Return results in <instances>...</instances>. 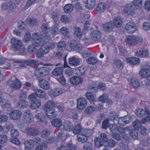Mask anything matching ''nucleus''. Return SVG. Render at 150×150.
Returning a JSON list of instances; mask_svg holds the SVG:
<instances>
[{"mask_svg": "<svg viewBox=\"0 0 150 150\" xmlns=\"http://www.w3.org/2000/svg\"><path fill=\"white\" fill-rule=\"evenodd\" d=\"M143 39L138 35H129L126 37L125 42L127 44L129 45L134 46L139 43L143 42Z\"/></svg>", "mask_w": 150, "mask_h": 150, "instance_id": "nucleus-1", "label": "nucleus"}, {"mask_svg": "<svg viewBox=\"0 0 150 150\" xmlns=\"http://www.w3.org/2000/svg\"><path fill=\"white\" fill-rule=\"evenodd\" d=\"M28 99L31 103V107L33 109H36L41 105V100L34 94H30L28 97Z\"/></svg>", "mask_w": 150, "mask_h": 150, "instance_id": "nucleus-2", "label": "nucleus"}, {"mask_svg": "<svg viewBox=\"0 0 150 150\" xmlns=\"http://www.w3.org/2000/svg\"><path fill=\"white\" fill-rule=\"evenodd\" d=\"M49 72L50 71L48 68L42 67L36 69L34 72V74L37 77L40 78L47 76Z\"/></svg>", "mask_w": 150, "mask_h": 150, "instance_id": "nucleus-3", "label": "nucleus"}, {"mask_svg": "<svg viewBox=\"0 0 150 150\" xmlns=\"http://www.w3.org/2000/svg\"><path fill=\"white\" fill-rule=\"evenodd\" d=\"M38 33H34L33 35L32 43L33 45L35 47H39L41 46L43 43V41L41 37L39 36Z\"/></svg>", "mask_w": 150, "mask_h": 150, "instance_id": "nucleus-4", "label": "nucleus"}, {"mask_svg": "<svg viewBox=\"0 0 150 150\" xmlns=\"http://www.w3.org/2000/svg\"><path fill=\"white\" fill-rule=\"evenodd\" d=\"M8 85L12 88L15 89H19L21 87V83L17 78L12 80V79L7 82Z\"/></svg>", "mask_w": 150, "mask_h": 150, "instance_id": "nucleus-5", "label": "nucleus"}, {"mask_svg": "<svg viewBox=\"0 0 150 150\" xmlns=\"http://www.w3.org/2000/svg\"><path fill=\"white\" fill-rule=\"evenodd\" d=\"M22 113L18 110H14L9 113V117L12 120H18L21 117Z\"/></svg>", "mask_w": 150, "mask_h": 150, "instance_id": "nucleus-6", "label": "nucleus"}, {"mask_svg": "<svg viewBox=\"0 0 150 150\" xmlns=\"http://www.w3.org/2000/svg\"><path fill=\"white\" fill-rule=\"evenodd\" d=\"M12 47L14 50H18L21 47L22 43L21 40L12 38L11 40Z\"/></svg>", "mask_w": 150, "mask_h": 150, "instance_id": "nucleus-7", "label": "nucleus"}, {"mask_svg": "<svg viewBox=\"0 0 150 150\" xmlns=\"http://www.w3.org/2000/svg\"><path fill=\"white\" fill-rule=\"evenodd\" d=\"M39 86L43 89L47 90L50 88V86L47 80L44 78L38 80Z\"/></svg>", "mask_w": 150, "mask_h": 150, "instance_id": "nucleus-8", "label": "nucleus"}, {"mask_svg": "<svg viewBox=\"0 0 150 150\" xmlns=\"http://www.w3.org/2000/svg\"><path fill=\"white\" fill-rule=\"evenodd\" d=\"M87 103L86 100L85 98H81L77 100V108L79 110L84 108Z\"/></svg>", "mask_w": 150, "mask_h": 150, "instance_id": "nucleus-9", "label": "nucleus"}, {"mask_svg": "<svg viewBox=\"0 0 150 150\" xmlns=\"http://www.w3.org/2000/svg\"><path fill=\"white\" fill-rule=\"evenodd\" d=\"M126 29L127 33L132 34L136 30V27L135 25L133 23L129 22L126 25Z\"/></svg>", "mask_w": 150, "mask_h": 150, "instance_id": "nucleus-10", "label": "nucleus"}, {"mask_svg": "<svg viewBox=\"0 0 150 150\" xmlns=\"http://www.w3.org/2000/svg\"><path fill=\"white\" fill-rule=\"evenodd\" d=\"M63 92V89L59 87L51 90L50 92V95L52 98H54L61 94Z\"/></svg>", "mask_w": 150, "mask_h": 150, "instance_id": "nucleus-11", "label": "nucleus"}, {"mask_svg": "<svg viewBox=\"0 0 150 150\" xmlns=\"http://www.w3.org/2000/svg\"><path fill=\"white\" fill-rule=\"evenodd\" d=\"M125 13L128 15H133L135 14V9L134 6L131 4H127L124 8Z\"/></svg>", "mask_w": 150, "mask_h": 150, "instance_id": "nucleus-12", "label": "nucleus"}, {"mask_svg": "<svg viewBox=\"0 0 150 150\" xmlns=\"http://www.w3.org/2000/svg\"><path fill=\"white\" fill-rule=\"evenodd\" d=\"M131 120L132 118L129 116H127L119 118L118 122L120 125L123 126L129 123Z\"/></svg>", "mask_w": 150, "mask_h": 150, "instance_id": "nucleus-13", "label": "nucleus"}, {"mask_svg": "<svg viewBox=\"0 0 150 150\" xmlns=\"http://www.w3.org/2000/svg\"><path fill=\"white\" fill-rule=\"evenodd\" d=\"M26 131L28 136H34L39 133L38 130L35 128L28 127L26 129Z\"/></svg>", "mask_w": 150, "mask_h": 150, "instance_id": "nucleus-14", "label": "nucleus"}, {"mask_svg": "<svg viewBox=\"0 0 150 150\" xmlns=\"http://www.w3.org/2000/svg\"><path fill=\"white\" fill-rule=\"evenodd\" d=\"M33 90L34 93L31 94H34L35 96H37L40 98H44L45 97L46 93L42 89L34 88Z\"/></svg>", "mask_w": 150, "mask_h": 150, "instance_id": "nucleus-15", "label": "nucleus"}, {"mask_svg": "<svg viewBox=\"0 0 150 150\" xmlns=\"http://www.w3.org/2000/svg\"><path fill=\"white\" fill-rule=\"evenodd\" d=\"M101 33L99 30H93L91 34L92 39L94 41L99 40L101 37Z\"/></svg>", "mask_w": 150, "mask_h": 150, "instance_id": "nucleus-16", "label": "nucleus"}, {"mask_svg": "<svg viewBox=\"0 0 150 150\" xmlns=\"http://www.w3.org/2000/svg\"><path fill=\"white\" fill-rule=\"evenodd\" d=\"M45 112L48 117L50 119H53L56 117L57 112L55 109L45 110Z\"/></svg>", "mask_w": 150, "mask_h": 150, "instance_id": "nucleus-17", "label": "nucleus"}, {"mask_svg": "<svg viewBox=\"0 0 150 150\" xmlns=\"http://www.w3.org/2000/svg\"><path fill=\"white\" fill-rule=\"evenodd\" d=\"M130 84L135 89L139 88L140 87V83L139 81L135 78H132L130 79Z\"/></svg>", "mask_w": 150, "mask_h": 150, "instance_id": "nucleus-18", "label": "nucleus"}, {"mask_svg": "<svg viewBox=\"0 0 150 150\" xmlns=\"http://www.w3.org/2000/svg\"><path fill=\"white\" fill-rule=\"evenodd\" d=\"M83 81V78L78 76H73L71 77L70 79V83L75 85L80 83Z\"/></svg>", "mask_w": 150, "mask_h": 150, "instance_id": "nucleus-19", "label": "nucleus"}, {"mask_svg": "<svg viewBox=\"0 0 150 150\" xmlns=\"http://www.w3.org/2000/svg\"><path fill=\"white\" fill-rule=\"evenodd\" d=\"M114 25L111 22H108L103 25V28L104 30L107 32L112 31Z\"/></svg>", "mask_w": 150, "mask_h": 150, "instance_id": "nucleus-20", "label": "nucleus"}, {"mask_svg": "<svg viewBox=\"0 0 150 150\" xmlns=\"http://www.w3.org/2000/svg\"><path fill=\"white\" fill-rule=\"evenodd\" d=\"M140 75L144 78L150 76V69L146 68H144L139 72Z\"/></svg>", "mask_w": 150, "mask_h": 150, "instance_id": "nucleus-21", "label": "nucleus"}, {"mask_svg": "<svg viewBox=\"0 0 150 150\" xmlns=\"http://www.w3.org/2000/svg\"><path fill=\"white\" fill-rule=\"evenodd\" d=\"M149 54L148 50L145 49L137 51L136 52V55L137 56L141 57H147L148 55Z\"/></svg>", "mask_w": 150, "mask_h": 150, "instance_id": "nucleus-22", "label": "nucleus"}, {"mask_svg": "<svg viewBox=\"0 0 150 150\" xmlns=\"http://www.w3.org/2000/svg\"><path fill=\"white\" fill-rule=\"evenodd\" d=\"M26 150H30L34 144V141L33 139L26 140L24 143Z\"/></svg>", "mask_w": 150, "mask_h": 150, "instance_id": "nucleus-23", "label": "nucleus"}, {"mask_svg": "<svg viewBox=\"0 0 150 150\" xmlns=\"http://www.w3.org/2000/svg\"><path fill=\"white\" fill-rule=\"evenodd\" d=\"M49 46L46 44L43 43L39 49V52L43 54H45L49 52Z\"/></svg>", "mask_w": 150, "mask_h": 150, "instance_id": "nucleus-24", "label": "nucleus"}, {"mask_svg": "<svg viewBox=\"0 0 150 150\" xmlns=\"http://www.w3.org/2000/svg\"><path fill=\"white\" fill-rule=\"evenodd\" d=\"M28 105V102L24 100H20L17 103V107L18 108L23 109L26 108Z\"/></svg>", "mask_w": 150, "mask_h": 150, "instance_id": "nucleus-25", "label": "nucleus"}, {"mask_svg": "<svg viewBox=\"0 0 150 150\" xmlns=\"http://www.w3.org/2000/svg\"><path fill=\"white\" fill-rule=\"evenodd\" d=\"M113 25L117 28L120 27L122 25V19L120 17H115L113 20Z\"/></svg>", "mask_w": 150, "mask_h": 150, "instance_id": "nucleus-26", "label": "nucleus"}, {"mask_svg": "<svg viewBox=\"0 0 150 150\" xmlns=\"http://www.w3.org/2000/svg\"><path fill=\"white\" fill-rule=\"evenodd\" d=\"M56 103L53 101H49L45 105V110H50L52 109H55L54 107H55Z\"/></svg>", "mask_w": 150, "mask_h": 150, "instance_id": "nucleus-27", "label": "nucleus"}, {"mask_svg": "<svg viewBox=\"0 0 150 150\" xmlns=\"http://www.w3.org/2000/svg\"><path fill=\"white\" fill-rule=\"evenodd\" d=\"M69 64L71 66H76L79 64V60L78 58L72 57L70 58L69 61Z\"/></svg>", "mask_w": 150, "mask_h": 150, "instance_id": "nucleus-28", "label": "nucleus"}, {"mask_svg": "<svg viewBox=\"0 0 150 150\" xmlns=\"http://www.w3.org/2000/svg\"><path fill=\"white\" fill-rule=\"evenodd\" d=\"M63 71L62 67H56L52 72V74L55 76H59L61 75Z\"/></svg>", "mask_w": 150, "mask_h": 150, "instance_id": "nucleus-29", "label": "nucleus"}, {"mask_svg": "<svg viewBox=\"0 0 150 150\" xmlns=\"http://www.w3.org/2000/svg\"><path fill=\"white\" fill-rule=\"evenodd\" d=\"M64 9L65 13H69L73 11V6L71 4H68L64 6Z\"/></svg>", "mask_w": 150, "mask_h": 150, "instance_id": "nucleus-30", "label": "nucleus"}, {"mask_svg": "<svg viewBox=\"0 0 150 150\" xmlns=\"http://www.w3.org/2000/svg\"><path fill=\"white\" fill-rule=\"evenodd\" d=\"M73 29L74 35L79 38H81L82 35V32L80 28L79 27H75L73 28Z\"/></svg>", "mask_w": 150, "mask_h": 150, "instance_id": "nucleus-31", "label": "nucleus"}, {"mask_svg": "<svg viewBox=\"0 0 150 150\" xmlns=\"http://www.w3.org/2000/svg\"><path fill=\"white\" fill-rule=\"evenodd\" d=\"M63 126L64 128L67 131H71L73 128L72 124L67 121L64 122Z\"/></svg>", "mask_w": 150, "mask_h": 150, "instance_id": "nucleus-32", "label": "nucleus"}, {"mask_svg": "<svg viewBox=\"0 0 150 150\" xmlns=\"http://www.w3.org/2000/svg\"><path fill=\"white\" fill-rule=\"evenodd\" d=\"M106 5L103 3H101L98 4L96 7L97 10L100 13L103 12L106 8Z\"/></svg>", "mask_w": 150, "mask_h": 150, "instance_id": "nucleus-33", "label": "nucleus"}, {"mask_svg": "<svg viewBox=\"0 0 150 150\" xmlns=\"http://www.w3.org/2000/svg\"><path fill=\"white\" fill-rule=\"evenodd\" d=\"M51 123L53 126L57 127H60L62 125V122L60 119L57 118L52 120Z\"/></svg>", "mask_w": 150, "mask_h": 150, "instance_id": "nucleus-34", "label": "nucleus"}, {"mask_svg": "<svg viewBox=\"0 0 150 150\" xmlns=\"http://www.w3.org/2000/svg\"><path fill=\"white\" fill-rule=\"evenodd\" d=\"M87 98L91 103H92L96 100V99L93 95L91 92H87L85 95Z\"/></svg>", "mask_w": 150, "mask_h": 150, "instance_id": "nucleus-35", "label": "nucleus"}, {"mask_svg": "<svg viewBox=\"0 0 150 150\" xmlns=\"http://www.w3.org/2000/svg\"><path fill=\"white\" fill-rule=\"evenodd\" d=\"M77 139L80 142L82 143L85 142L87 140V137L83 134L81 133L78 134L77 135Z\"/></svg>", "mask_w": 150, "mask_h": 150, "instance_id": "nucleus-36", "label": "nucleus"}, {"mask_svg": "<svg viewBox=\"0 0 150 150\" xmlns=\"http://www.w3.org/2000/svg\"><path fill=\"white\" fill-rule=\"evenodd\" d=\"M26 23L30 25L33 26L38 24V21L37 19L35 18H27L26 20Z\"/></svg>", "mask_w": 150, "mask_h": 150, "instance_id": "nucleus-37", "label": "nucleus"}, {"mask_svg": "<svg viewBox=\"0 0 150 150\" xmlns=\"http://www.w3.org/2000/svg\"><path fill=\"white\" fill-rule=\"evenodd\" d=\"M136 114L138 117H143L145 116L146 115L145 110H144L141 108L138 109L137 110Z\"/></svg>", "mask_w": 150, "mask_h": 150, "instance_id": "nucleus-38", "label": "nucleus"}, {"mask_svg": "<svg viewBox=\"0 0 150 150\" xmlns=\"http://www.w3.org/2000/svg\"><path fill=\"white\" fill-rule=\"evenodd\" d=\"M58 24H56L50 28V32L52 34L55 35L58 33Z\"/></svg>", "mask_w": 150, "mask_h": 150, "instance_id": "nucleus-39", "label": "nucleus"}, {"mask_svg": "<svg viewBox=\"0 0 150 150\" xmlns=\"http://www.w3.org/2000/svg\"><path fill=\"white\" fill-rule=\"evenodd\" d=\"M87 7L89 9L93 8L95 6V0H86V1Z\"/></svg>", "mask_w": 150, "mask_h": 150, "instance_id": "nucleus-40", "label": "nucleus"}, {"mask_svg": "<svg viewBox=\"0 0 150 150\" xmlns=\"http://www.w3.org/2000/svg\"><path fill=\"white\" fill-rule=\"evenodd\" d=\"M113 63L119 68L122 69L123 68V65L122 62L118 59H115L113 61Z\"/></svg>", "mask_w": 150, "mask_h": 150, "instance_id": "nucleus-41", "label": "nucleus"}, {"mask_svg": "<svg viewBox=\"0 0 150 150\" xmlns=\"http://www.w3.org/2000/svg\"><path fill=\"white\" fill-rule=\"evenodd\" d=\"M15 63L17 65L21 67H26V60L22 59L16 60L15 61Z\"/></svg>", "mask_w": 150, "mask_h": 150, "instance_id": "nucleus-42", "label": "nucleus"}, {"mask_svg": "<svg viewBox=\"0 0 150 150\" xmlns=\"http://www.w3.org/2000/svg\"><path fill=\"white\" fill-rule=\"evenodd\" d=\"M76 74L77 75H81L85 73V70L84 67L83 66H81L76 69Z\"/></svg>", "mask_w": 150, "mask_h": 150, "instance_id": "nucleus-43", "label": "nucleus"}, {"mask_svg": "<svg viewBox=\"0 0 150 150\" xmlns=\"http://www.w3.org/2000/svg\"><path fill=\"white\" fill-rule=\"evenodd\" d=\"M83 129L80 124H77L74 127L73 132L75 134H79L81 133Z\"/></svg>", "mask_w": 150, "mask_h": 150, "instance_id": "nucleus-44", "label": "nucleus"}, {"mask_svg": "<svg viewBox=\"0 0 150 150\" xmlns=\"http://www.w3.org/2000/svg\"><path fill=\"white\" fill-rule=\"evenodd\" d=\"M88 87L89 89L91 90L93 92H96L97 91L98 89L96 83H92L88 85Z\"/></svg>", "mask_w": 150, "mask_h": 150, "instance_id": "nucleus-45", "label": "nucleus"}, {"mask_svg": "<svg viewBox=\"0 0 150 150\" xmlns=\"http://www.w3.org/2000/svg\"><path fill=\"white\" fill-rule=\"evenodd\" d=\"M95 145L98 147H100L104 145V142L100 138H96L94 140Z\"/></svg>", "mask_w": 150, "mask_h": 150, "instance_id": "nucleus-46", "label": "nucleus"}, {"mask_svg": "<svg viewBox=\"0 0 150 150\" xmlns=\"http://www.w3.org/2000/svg\"><path fill=\"white\" fill-rule=\"evenodd\" d=\"M41 38L45 43L49 42L50 39V37L48 33H43L42 35Z\"/></svg>", "mask_w": 150, "mask_h": 150, "instance_id": "nucleus-47", "label": "nucleus"}, {"mask_svg": "<svg viewBox=\"0 0 150 150\" xmlns=\"http://www.w3.org/2000/svg\"><path fill=\"white\" fill-rule=\"evenodd\" d=\"M133 3L135 8L138 9H140L142 5V0H134Z\"/></svg>", "mask_w": 150, "mask_h": 150, "instance_id": "nucleus-48", "label": "nucleus"}, {"mask_svg": "<svg viewBox=\"0 0 150 150\" xmlns=\"http://www.w3.org/2000/svg\"><path fill=\"white\" fill-rule=\"evenodd\" d=\"M41 29L42 32L43 33H48L49 31V27L47 23L42 24Z\"/></svg>", "mask_w": 150, "mask_h": 150, "instance_id": "nucleus-49", "label": "nucleus"}, {"mask_svg": "<svg viewBox=\"0 0 150 150\" xmlns=\"http://www.w3.org/2000/svg\"><path fill=\"white\" fill-rule=\"evenodd\" d=\"M50 133V131L48 129H44L41 132V136L43 138H46L49 136Z\"/></svg>", "mask_w": 150, "mask_h": 150, "instance_id": "nucleus-50", "label": "nucleus"}, {"mask_svg": "<svg viewBox=\"0 0 150 150\" xmlns=\"http://www.w3.org/2000/svg\"><path fill=\"white\" fill-rule=\"evenodd\" d=\"M37 62L36 60L30 59L26 60V64L31 67H35L37 65Z\"/></svg>", "mask_w": 150, "mask_h": 150, "instance_id": "nucleus-51", "label": "nucleus"}, {"mask_svg": "<svg viewBox=\"0 0 150 150\" xmlns=\"http://www.w3.org/2000/svg\"><path fill=\"white\" fill-rule=\"evenodd\" d=\"M81 132L87 138L88 137L91 136L92 134V131L91 129H83Z\"/></svg>", "mask_w": 150, "mask_h": 150, "instance_id": "nucleus-52", "label": "nucleus"}, {"mask_svg": "<svg viewBox=\"0 0 150 150\" xmlns=\"http://www.w3.org/2000/svg\"><path fill=\"white\" fill-rule=\"evenodd\" d=\"M66 46L64 42H60L57 44V48L59 50L63 51L65 49Z\"/></svg>", "mask_w": 150, "mask_h": 150, "instance_id": "nucleus-53", "label": "nucleus"}, {"mask_svg": "<svg viewBox=\"0 0 150 150\" xmlns=\"http://www.w3.org/2000/svg\"><path fill=\"white\" fill-rule=\"evenodd\" d=\"M16 6L14 3L10 2L8 3V10L11 12H14L16 10Z\"/></svg>", "mask_w": 150, "mask_h": 150, "instance_id": "nucleus-54", "label": "nucleus"}, {"mask_svg": "<svg viewBox=\"0 0 150 150\" xmlns=\"http://www.w3.org/2000/svg\"><path fill=\"white\" fill-rule=\"evenodd\" d=\"M138 131L137 129H132L131 131L129 132V134L130 136L134 139L136 138L138 135Z\"/></svg>", "mask_w": 150, "mask_h": 150, "instance_id": "nucleus-55", "label": "nucleus"}, {"mask_svg": "<svg viewBox=\"0 0 150 150\" xmlns=\"http://www.w3.org/2000/svg\"><path fill=\"white\" fill-rule=\"evenodd\" d=\"M87 62L90 64H95L98 62V60L95 57H90L88 58Z\"/></svg>", "mask_w": 150, "mask_h": 150, "instance_id": "nucleus-56", "label": "nucleus"}, {"mask_svg": "<svg viewBox=\"0 0 150 150\" xmlns=\"http://www.w3.org/2000/svg\"><path fill=\"white\" fill-rule=\"evenodd\" d=\"M8 139L6 135L2 134L0 135V144H4L5 143Z\"/></svg>", "mask_w": 150, "mask_h": 150, "instance_id": "nucleus-57", "label": "nucleus"}, {"mask_svg": "<svg viewBox=\"0 0 150 150\" xmlns=\"http://www.w3.org/2000/svg\"><path fill=\"white\" fill-rule=\"evenodd\" d=\"M95 110V108L93 106H90L86 108L85 112L87 114H90L94 112Z\"/></svg>", "mask_w": 150, "mask_h": 150, "instance_id": "nucleus-58", "label": "nucleus"}, {"mask_svg": "<svg viewBox=\"0 0 150 150\" xmlns=\"http://www.w3.org/2000/svg\"><path fill=\"white\" fill-rule=\"evenodd\" d=\"M33 45H29L28 46L27 50L30 53H33L36 50V48Z\"/></svg>", "mask_w": 150, "mask_h": 150, "instance_id": "nucleus-59", "label": "nucleus"}, {"mask_svg": "<svg viewBox=\"0 0 150 150\" xmlns=\"http://www.w3.org/2000/svg\"><path fill=\"white\" fill-rule=\"evenodd\" d=\"M11 137H18L19 135L18 131L15 129H12L11 131Z\"/></svg>", "mask_w": 150, "mask_h": 150, "instance_id": "nucleus-60", "label": "nucleus"}, {"mask_svg": "<svg viewBox=\"0 0 150 150\" xmlns=\"http://www.w3.org/2000/svg\"><path fill=\"white\" fill-rule=\"evenodd\" d=\"M60 32L64 36H67L69 34V29L66 28L62 27L60 30Z\"/></svg>", "mask_w": 150, "mask_h": 150, "instance_id": "nucleus-61", "label": "nucleus"}, {"mask_svg": "<svg viewBox=\"0 0 150 150\" xmlns=\"http://www.w3.org/2000/svg\"><path fill=\"white\" fill-rule=\"evenodd\" d=\"M60 20L63 23H67L69 22V19L67 15H63L60 18Z\"/></svg>", "mask_w": 150, "mask_h": 150, "instance_id": "nucleus-62", "label": "nucleus"}, {"mask_svg": "<svg viewBox=\"0 0 150 150\" xmlns=\"http://www.w3.org/2000/svg\"><path fill=\"white\" fill-rule=\"evenodd\" d=\"M108 99V96L105 94H103L98 98L99 100L102 102L107 101Z\"/></svg>", "mask_w": 150, "mask_h": 150, "instance_id": "nucleus-63", "label": "nucleus"}, {"mask_svg": "<svg viewBox=\"0 0 150 150\" xmlns=\"http://www.w3.org/2000/svg\"><path fill=\"white\" fill-rule=\"evenodd\" d=\"M143 28L146 30H150V23L148 22H146L144 23L143 25Z\"/></svg>", "mask_w": 150, "mask_h": 150, "instance_id": "nucleus-64", "label": "nucleus"}]
</instances>
